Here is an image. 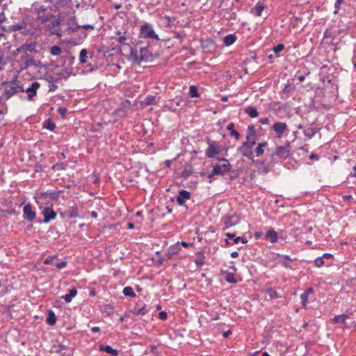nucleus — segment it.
Listing matches in <instances>:
<instances>
[{"label":"nucleus","mask_w":356,"mask_h":356,"mask_svg":"<svg viewBox=\"0 0 356 356\" xmlns=\"http://www.w3.org/2000/svg\"><path fill=\"white\" fill-rule=\"evenodd\" d=\"M227 129L230 131V136H234L236 140L240 139L241 136L239 133L234 129V124L233 122H230L227 124Z\"/></svg>","instance_id":"c9c22d12"},{"label":"nucleus","mask_w":356,"mask_h":356,"mask_svg":"<svg viewBox=\"0 0 356 356\" xmlns=\"http://www.w3.org/2000/svg\"><path fill=\"white\" fill-rule=\"evenodd\" d=\"M265 238L268 239L272 243H275L278 240V234L274 229H270L266 232Z\"/></svg>","instance_id":"2f4dec72"},{"label":"nucleus","mask_w":356,"mask_h":356,"mask_svg":"<svg viewBox=\"0 0 356 356\" xmlns=\"http://www.w3.org/2000/svg\"><path fill=\"white\" fill-rule=\"evenodd\" d=\"M122 292L125 296H128V297H135L136 296V293L134 291V289H132V287H131L129 286L124 287L123 289Z\"/></svg>","instance_id":"de8ad7c7"},{"label":"nucleus","mask_w":356,"mask_h":356,"mask_svg":"<svg viewBox=\"0 0 356 356\" xmlns=\"http://www.w3.org/2000/svg\"><path fill=\"white\" fill-rule=\"evenodd\" d=\"M232 170L230 163H224L222 165L216 164L213 167V175L224 176Z\"/></svg>","instance_id":"9b49d317"},{"label":"nucleus","mask_w":356,"mask_h":356,"mask_svg":"<svg viewBox=\"0 0 356 356\" xmlns=\"http://www.w3.org/2000/svg\"><path fill=\"white\" fill-rule=\"evenodd\" d=\"M24 49L29 51H35L36 48V43L35 42H30V43H26L24 45Z\"/></svg>","instance_id":"6e6d98bb"},{"label":"nucleus","mask_w":356,"mask_h":356,"mask_svg":"<svg viewBox=\"0 0 356 356\" xmlns=\"http://www.w3.org/2000/svg\"><path fill=\"white\" fill-rule=\"evenodd\" d=\"M156 104V97L154 95H147L143 101V104L145 106L155 105Z\"/></svg>","instance_id":"58836bf2"},{"label":"nucleus","mask_w":356,"mask_h":356,"mask_svg":"<svg viewBox=\"0 0 356 356\" xmlns=\"http://www.w3.org/2000/svg\"><path fill=\"white\" fill-rule=\"evenodd\" d=\"M130 108V101L129 99H125L120 103L119 108L113 111V116L115 118V120H118L127 115Z\"/></svg>","instance_id":"0eeeda50"},{"label":"nucleus","mask_w":356,"mask_h":356,"mask_svg":"<svg viewBox=\"0 0 356 356\" xmlns=\"http://www.w3.org/2000/svg\"><path fill=\"white\" fill-rule=\"evenodd\" d=\"M207 143L209 147L205 151L206 156L211 159L216 158L220 152L218 145L216 142L211 140L209 138L207 139Z\"/></svg>","instance_id":"1a4fd4ad"},{"label":"nucleus","mask_w":356,"mask_h":356,"mask_svg":"<svg viewBox=\"0 0 356 356\" xmlns=\"http://www.w3.org/2000/svg\"><path fill=\"white\" fill-rule=\"evenodd\" d=\"M40 83L35 81L33 82L29 87L24 88V91L27 93V99L33 101L34 97L37 95L38 90L40 88Z\"/></svg>","instance_id":"4468645a"},{"label":"nucleus","mask_w":356,"mask_h":356,"mask_svg":"<svg viewBox=\"0 0 356 356\" xmlns=\"http://www.w3.org/2000/svg\"><path fill=\"white\" fill-rule=\"evenodd\" d=\"M42 214L44 216V219L42 220L44 223H49L51 220H54L57 216L56 212L54 211L52 207H45L43 209Z\"/></svg>","instance_id":"f3484780"},{"label":"nucleus","mask_w":356,"mask_h":356,"mask_svg":"<svg viewBox=\"0 0 356 356\" xmlns=\"http://www.w3.org/2000/svg\"><path fill=\"white\" fill-rule=\"evenodd\" d=\"M191 194L186 190H181L179 191L176 197V202L180 206H184L186 201L191 199Z\"/></svg>","instance_id":"6ab92c4d"},{"label":"nucleus","mask_w":356,"mask_h":356,"mask_svg":"<svg viewBox=\"0 0 356 356\" xmlns=\"http://www.w3.org/2000/svg\"><path fill=\"white\" fill-rule=\"evenodd\" d=\"M152 56V45L149 41L145 47H140L139 50L136 47H131L129 60L134 64L139 65L143 61L151 60Z\"/></svg>","instance_id":"7ed1b4c3"},{"label":"nucleus","mask_w":356,"mask_h":356,"mask_svg":"<svg viewBox=\"0 0 356 356\" xmlns=\"http://www.w3.org/2000/svg\"><path fill=\"white\" fill-rule=\"evenodd\" d=\"M267 145H268V143L266 141L259 143L255 149L256 155L257 156L262 155L264 152V148L266 147Z\"/></svg>","instance_id":"79ce46f5"},{"label":"nucleus","mask_w":356,"mask_h":356,"mask_svg":"<svg viewBox=\"0 0 356 356\" xmlns=\"http://www.w3.org/2000/svg\"><path fill=\"white\" fill-rule=\"evenodd\" d=\"M35 200L36 202L39 204L40 209L42 205L50 204V207H52L51 201L50 200L47 191L37 193L35 196Z\"/></svg>","instance_id":"2eb2a0df"},{"label":"nucleus","mask_w":356,"mask_h":356,"mask_svg":"<svg viewBox=\"0 0 356 356\" xmlns=\"http://www.w3.org/2000/svg\"><path fill=\"white\" fill-rule=\"evenodd\" d=\"M63 218H76L79 216L78 207L76 206L70 207L68 210L60 213Z\"/></svg>","instance_id":"4be33fe9"},{"label":"nucleus","mask_w":356,"mask_h":356,"mask_svg":"<svg viewBox=\"0 0 356 356\" xmlns=\"http://www.w3.org/2000/svg\"><path fill=\"white\" fill-rule=\"evenodd\" d=\"M58 113L60 114V117L63 119H65L66 117V113L67 112V109L65 107L60 106L58 110Z\"/></svg>","instance_id":"052dcab7"},{"label":"nucleus","mask_w":356,"mask_h":356,"mask_svg":"<svg viewBox=\"0 0 356 356\" xmlns=\"http://www.w3.org/2000/svg\"><path fill=\"white\" fill-rule=\"evenodd\" d=\"M57 258V255L55 254V255H52V256H50V257H48L47 258H46L44 261V264H46V265H48V264H52L53 263V261Z\"/></svg>","instance_id":"e2e57ef3"},{"label":"nucleus","mask_w":356,"mask_h":356,"mask_svg":"<svg viewBox=\"0 0 356 356\" xmlns=\"http://www.w3.org/2000/svg\"><path fill=\"white\" fill-rule=\"evenodd\" d=\"M291 149L290 142L286 141L284 145L277 146L272 156H277L281 159H286L289 156Z\"/></svg>","instance_id":"6e6552de"},{"label":"nucleus","mask_w":356,"mask_h":356,"mask_svg":"<svg viewBox=\"0 0 356 356\" xmlns=\"http://www.w3.org/2000/svg\"><path fill=\"white\" fill-rule=\"evenodd\" d=\"M121 33H122L120 31H118L117 32V34L119 35V37L116 40L121 44H124V45L128 44L127 41L129 38V33L127 31H124L122 34H121Z\"/></svg>","instance_id":"f704fd0d"},{"label":"nucleus","mask_w":356,"mask_h":356,"mask_svg":"<svg viewBox=\"0 0 356 356\" xmlns=\"http://www.w3.org/2000/svg\"><path fill=\"white\" fill-rule=\"evenodd\" d=\"M79 29H80V25H76L75 26H68L66 29V32L69 35H73L77 32Z\"/></svg>","instance_id":"4d7b16f0"},{"label":"nucleus","mask_w":356,"mask_h":356,"mask_svg":"<svg viewBox=\"0 0 356 356\" xmlns=\"http://www.w3.org/2000/svg\"><path fill=\"white\" fill-rule=\"evenodd\" d=\"M193 173V171L191 168H185L181 172V177L183 178H188L191 174Z\"/></svg>","instance_id":"bf43d9fd"},{"label":"nucleus","mask_w":356,"mask_h":356,"mask_svg":"<svg viewBox=\"0 0 356 356\" xmlns=\"http://www.w3.org/2000/svg\"><path fill=\"white\" fill-rule=\"evenodd\" d=\"M245 139L246 140L245 142L252 146H254L256 144V141L257 140V134L253 125L248 126L247 129Z\"/></svg>","instance_id":"f8f14e48"},{"label":"nucleus","mask_w":356,"mask_h":356,"mask_svg":"<svg viewBox=\"0 0 356 356\" xmlns=\"http://www.w3.org/2000/svg\"><path fill=\"white\" fill-rule=\"evenodd\" d=\"M189 95L191 97H199L200 93L196 86H191L189 88Z\"/></svg>","instance_id":"09e8293b"},{"label":"nucleus","mask_w":356,"mask_h":356,"mask_svg":"<svg viewBox=\"0 0 356 356\" xmlns=\"http://www.w3.org/2000/svg\"><path fill=\"white\" fill-rule=\"evenodd\" d=\"M266 294L268 295L269 298L270 299H273V298H277L280 297V296L277 294V291H275V289H274L273 288H269L266 291Z\"/></svg>","instance_id":"603ef678"},{"label":"nucleus","mask_w":356,"mask_h":356,"mask_svg":"<svg viewBox=\"0 0 356 356\" xmlns=\"http://www.w3.org/2000/svg\"><path fill=\"white\" fill-rule=\"evenodd\" d=\"M161 309V306L155 302L154 303L153 302L149 305H147V304H144L143 305V306H140L139 305H138V311L137 312H149L151 310H154L156 309V311L157 310H160Z\"/></svg>","instance_id":"5701e85b"},{"label":"nucleus","mask_w":356,"mask_h":356,"mask_svg":"<svg viewBox=\"0 0 356 356\" xmlns=\"http://www.w3.org/2000/svg\"><path fill=\"white\" fill-rule=\"evenodd\" d=\"M222 221L225 227L229 228L238 225L240 222V218L236 214H227L223 218Z\"/></svg>","instance_id":"dca6fc26"},{"label":"nucleus","mask_w":356,"mask_h":356,"mask_svg":"<svg viewBox=\"0 0 356 356\" xmlns=\"http://www.w3.org/2000/svg\"><path fill=\"white\" fill-rule=\"evenodd\" d=\"M314 263H315V265L317 266V267H321L323 266V265H326L327 266H332V263H325V260L323 259V258L322 257H317L315 260H314Z\"/></svg>","instance_id":"49530a36"},{"label":"nucleus","mask_w":356,"mask_h":356,"mask_svg":"<svg viewBox=\"0 0 356 356\" xmlns=\"http://www.w3.org/2000/svg\"><path fill=\"white\" fill-rule=\"evenodd\" d=\"M67 164L63 162H58L52 165L51 169L54 170H63L66 168Z\"/></svg>","instance_id":"3c124183"},{"label":"nucleus","mask_w":356,"mask_h":356,"mask_svg":"<svg viewBox=\"0 0 356 356\" xmlns=\"http://www.w3.org/2000/svg\"><path fill=\"white\" fill-rule=\"evenodd\" d=\"M278 256L281 257V259L278 261L280 264H281L285 268H292L293 259L289 255L278 254Z\"/></svg>","instance_id":"a878e982"},{"label":"nucleus","mask_w":356,"mask_h":356,"mask_svg":"<svg viewBox=\"0 0 356 356\" xmlns=\"http://www.w3.org/2000/svg\"><path fill=\"white\" fill-rule=\"evenodd\" d=\"M229 269L232 270V271L221 270V274L225 275L224 280L227 282L229 284H236L237 282V279L235 277L236 268L234 266H229Z\"/></svg>","instance_id":"ddd939ff"},{"label":"nucleus","mask_w":356,"mask_h":356,"mask_svg":"<svg viewBox=\"0 0 356 356\" xmlns=\"http://www.w3.org/2000/svg\"><path fill=\"white\" fill-rule=\"evenodd\" d=\"M77 294V290L75 288H72L69 291V293L63 298L67 302H71L72 298L75 297Z\"/></svg>","instance_id":"a19ab883"},{"label":"nucleus","mask_w":356,"mask_h":356,"mask_svg":"<svg viewBox=\"0 0 356 356\" xmlns=\"http://www.w3.org/2000/svg\"><path fill=\"white\" fill-rule=\"evenodd\" d=\"M32 8L35 15V17H33V22L38 31L40 30L41 25L45 24L55 17L54 15L49 10L48 7L40 3L34 2L32 4Z\"/></svg>","instance_id":"f03ea898"},{"label":"nucleus","mask_w":356,"mask_h":356,"mask_svg":"<svg viewBox=\"0 0 356 356\" xmlns=\"http://www.w3.org/2000/svg\"><path fill=\"white\" fill-rule=\"evenodd\" d=\"M237 39L234 33H230L225 35L223 38V44L225 46H230L233 44Z\"/></svg>","instance_id":"c756f323"},{"label":"nucleus","mask_w":356,"mask_h":356,"mask_svg":"<svg viewBox=\"0 0 356 356\" xmlns=\"http://www.w3.org/2000/svg\"><path fill=\"white\" fill-rule=\"evenodd\" d=\"M168 317V313H159L158 318L162 321H165Z\"/></svg>","instance_id":"774afa93"},{"label":"nucleus","mask_w":356,"mask_h":356,"mask_svg":"<svg viewBox=\"0 0 356 356\" xmlns=\"http://www.w3.org/2000/svg\"><path fill=\"white\" fill-rule=\"evenodd\" d=\"M47 192L51 201H58L63 191H48Z\"/></svg>","instance_id":"e433bc0d"},{"label":"nucleus","mask_w":356,"mask_h":356,"mask_svg":"<svg viewBox=\"0 0 356 356\" xmlns=\"http://www.w3.org/2000/svg\"><path fill=\"white\" fill-rule=\"evenodd\" d=\"M80 29L92 31V30H94L95 27L92 24H85V25H80Z\"/></svg>","instance_id":"69168bd1"},{"label":"nucleus","mask_w":356,"mask_h":356,"mask_svg":"<svg viewBox=\"0 0 356 356\" xmlns=\"http://www.w3.org/2000/svg\"><path fill=\"white\" fill-rule=\"evenodd\" d=\"M333 77L334 76H332V74L329 76H323L321 77V81L323 82L325 88H327L328 85L331 84Z\"/></svg>","instance_id":"8fccbe9b"},{"label":"nucleus","mask_w":356,"mask_h":356,"mask_svg":"<svg viewBox=\"0 0 356 356\" xmlns=\"http://www.w3.org/2000/svg\"><path fill=\"white\" fill-rule=\"evenodd\" d=\"M272 129L276 133L277 137L280 138L287 129V124L285 122H277L273 124Z\"/></svg>","instance_id":"412c9836"},{"label":"nucleus","mask_w":356,"mask_h":356,"mask_svg":"<svg viewBox=\"0 0 356 356\" xmlns=\"http://www.w3.org/2000/svg\"><path fill=\"white\" fill-rule=\"evenodd\" d=\"M316 132L317 128L312 125L304 127L303 133L305 136L309 138H312L316 134Z\"/></svg>","instance_id":"7c9ffc66"},{"label":"nucleus","mask_w":356,"mask_h":356,"mask_svg":"<svg viewBox=\"0 0 356 356\" xmlns=\"http://www.w3.org/2000/svg\"><path fill=\"white\" fill-rule=\"evenodd\" d=\"M284 49L283 44H278L273 48V51L275 54H279Z\"/></svg>","instance_id":"13d9d810"},{"label":"nucleus","mask_w":356,"mask_h":356,"mask_svg":"<svg viewBox=\"0 0 356 356\" xmlns=\"http://www.w3.org/2000/svg\"><path fill=\"white\" fill-rule=\"evenodd\" d=\"M334 32L332 29H326L324 33V38L323 40L326 43H332Z\"/></svg>","instance_id":"ea45409f"},{"label":"nucleus","mask_w":356,"mask_h":356,"mask_svg":"<svg viewBox=\"0 0 356 356\" xmlns=\"http://www.w3.org/2000/svg\"><path fill=\"white\" fill-rule=\"evenodd\" d=\"M139 36L141 38L156 40L159 42L160 38L156 33L154 26L152 24L145 22L140 26Z\"/></svg>","instance_id":"39448f33"},{"label":"nucleus","mask_w":356,"mask_h":356,"mask_svg":"<svg viewBox=\"0 0 356 356\" xmlns=\"http://www.w3.org/2000/svg\"><path fill=\"white\" fill-rule=\"evenodd\" d=\"M99 350L106 352L112 356H118L119 354V352L117 349L113 348L109 345H100Z\"/></svg>","instance_id":"cd10ccee"},{"label":"nucleus","mask_w":356,"mask_h":356,"mask_svg":"<svg viewBox=\"0 0 356 356\" xmlns=\"http://www.w3.org/2000/svg\"><path fill=\"white\" fill-rule=\"evenodd\" d=\"M50 1L53 3L55 8L58 10L67 7L72 2V0H51Z\"/></svg>","instance_id":"c85d7f7f"},{"label":"nucleus","mask_w":356,"mask_h":356,"mask_svg":"<svg viewBox=\"0 0 356 356\" xmlns=\"http://www.w3.org/2000/svg\"><path fill=\"white\" fill-rule=\"evenodd\" d=\"M237 151L242 154L243 156L254 161V152L253 146L248 143L243 142L240 147H238Z\"/></svg>","instance_id":"9d476101"},{"label":"nucleus","mask_w":356,"mask_h":356,"mask_svg":"<svg viewBox=\"0 0 356 356\" xmlns=\"http://www.w3.org/2000/svg\"><path fill=\"white\" fill-rule=\"evenodd\" d=\"M181 250L179 242L170 246L164 253L165 259H170L175 254Z\"/></svg>","instance_id":"aec40b11"},{"label":"nucleus","mask_w":356,"mask_h":356,"mask_svg":"<svg viewBox=\"0 0 356 356\" xmlns=\"http://www.w3.org/2000/svg\"><path fill=\"white\" fill-rule=\"evenodd\" d=\"M265 8H266V6L264 4L263 2H261V1L257 2V3L255 5L254 8H253V10L255 12L254 15L257 17H260L261 15L262 11L264 10Z\"/></svg>","instance_id":"4c0bfd02"},{"label":"nucleus","mask_w":356,"mask_h":356,"mask_svg":"<svg viewBox=\"0 0 356 356\" xmlns=\"http://www.w3.org/2000/svg\"><path fill=\"white\" fill-rule=\"evenodd\" d=\"M35 212L33 211V208L31 204H28L23 208V218L24 220L32 222L35 219Z\"/></svg>","instance_id":"a211bd4d"},{"label":"nucleus","mask_w":356,"mask_h":356,"mask_svg":"<svg viewBox=\"0 0 356 356\" xmlns=\"http://www.w3.org/2000/svg\"><path fill=\"white\" fill-rule=\"evenodd\" d=\"M173 34H174V36H173L174 38H177V39H179L181 40H182L184 37L183 35H181V33H179L178 32H176V31L174 32Z\"/></svg>","instance_id":"338daca9"},{"label":"nucleus","mask_w":356,"mask_h":356,"mask_svg":"<svg viewBox=\"0 0 356 356\" xmlns=\"http://www.w3.org/2000/svg\"><path fill=\"white\" fill-rule=\"evenodd\" d=\"M245 113L248 114L251 118H257L259 115V112L257 108L251 106L245 108Z\"/></svg>","instance_id":"c03bdc74"},{"label":"nucleus","mask_w":356,"mask_h":356,"mask_svg":"<svg viewBox=\"0 0 356 356\" xmlns=\"http://www.w3.org/2000/svg\"><path fill=\"white\" fill-rule=\"evenodd\" d=\"M78 38H72L68 40V43L72 45H78L83 42V40L87 38L88 34L85 31H81L78 33Z\"/></svg>","instance_id":"b1692460"},{"label":"nucleus","mask_w":356,"mask_h":356,"mask_svg":"<svg viewBox=\"0 0 356 356\" xmlns=\"http://www.w3.org/2000/svg\"><path fill=\"white\" fill-rule=\"evenodd\" d=\"M57 317L55 313H49V316L46 319V323L49 325H54L56 323Z\"/></svg>","instance_id":"a18cd8bd"},{"label":"nucleus","mask_w":356,"mask_h":356,"mask_svg":"<svg viewBox=\"0 0 356 356\" xmlns=\"http://www.w3.org/2000/svg\"><path fill=\"white\" fill-rule=\"evenodd\" d=\"M88 56V51L86 49L81 50L79 53V60L81 63H85L86 62V58Z\"/></svg>","instance_id":"5fc2aeb1"},{"label":"nucleus","mask_w":356,"mask_h":356,"mask_svg":"<svg viewBox=\"0 0 356 356\" xmlns=\"http://www.w3.org/2000/svg\"><path fill=\"white\" fill-rule=\"evenodd\" d=\"M67 263L66 261H63L61 262L57 263L55 264L57 268L62 269L67 266Z\"/></svg>","instance_id":"0e129e2a"},{"label":"nucleus","mask_w":356,"mask_h":356,"mask_svg":"<svg viewBox=\"0 0 356 356\" xmlns=\"http://www.w3.org/2000/svg\"><path fill=\"white\" fill-rule=\"evenodd\" d=\"M71 75V72L67 69L65 68L61 70L60 72L56 74V76H55L58 81L61 80H67Z\"/></svg>","instance_id":"473e14b6"},{"label":"nucleus","mask_w":356,"mask_h":356,"mask_svg":"<svg viewBox=\"0 0 356 356\" xmlns=\"http://www.w3.org/2000/svg\"><path fill=\"white\" fill-rule=\"evenodd\" d=\"M62 22L61 15L58 14L55 17L51 19L50 22H48L44 25V28L47 31H48L51 35H56L58 38L62 36L61 31L59 28Z\"/></svg>","instance_id":"423d86ee"},{"label":"nucleus","mask_w":356,"mask_h":356,"mask_svg":"<svg viewBox=\"0 0 356 356\" xmlns=\"http://www.w3.org/2000/svg\"><path fill=\"white\" fill-rule=\"evenodd\" d=\"M194 262L198 267H202L205 264V257L202 252H198L196 254V258Z\"/></svg>","instance_id":"72a5a7b5"},{"label":"nucleus","mask_w":356,"mask_h":356,"mask_svg":"<svg viewBox=\"0 0 356 356\" xmlns=\"http://www.w3.org/2000/svg\"><path fill=\"white\" fill-rule=\"evenodd\" d=\"M33 17L30 15H24L21 20L17 22H13L8 26L10 31H20L22 34L34 35L38 31L36 26L34 25Z\"/></svg>","instance_id":"f257e3e1"},{"label":"nucleus","mask_w":356,"mask_h":356,"mask_svg":"<svg viewBox=\"0 0 356 356\" xmlns=\"http://www.w3.org/2000/svg\"><path fill=\"white\" fill-rule=\"evenodd\" d=\"M2 86L3 87V93L1 98L5 101L8 100L19 92L24 91L23 84L16 78L12 81L2 83Z\"/></svg>","instance_id":"20e7f679"},{"label":"nucleus","mask_w":356,"mask_h":356,"mask_svg":"<svg viewBox=\"0 0 356 356\" xmlns=\"http://www.w3.org/2000/svg\"><path fill=\"white\" fill-rule=\"evenodd\" d=\"M46 80L49 83V92H54L58 89V86L56 83L58 82V81L55 76L52 75L48 76Z\"/></svg>","instance_id":"bb28decb"},{"label":"nucleus","mask_w":356,"mask_h":356,"mask_svg":"<svg viewBox=\"0 0 356 356\" xmlns=\"http://www.w3.org/2000/svg\"><path fill=\"white\" fill-rule=\"evenodd\" d=\"M308 296H309L305 292H303L300 296V299L302 300V305L303 307H305V305L308 302Z\"/></svg>","instance_id":"680f3d73"},{"label":"nucleus","mask_w":356,"mask_h":356,"mask_svg":"<svg viewBox=\"0 0 356 356\" xmlns=\"http://www.w3.org/2000/svg\"><path fill=\"white\" fill-rule=\"evenodd\" d=\"M43 128L53 131L56 129V124L49 118L43 122Z\"/></svg>","instance_id":"37998d69"},{"label":"nucleus","mask_w":356,"mask_h":356,"mask_svg":"<svg viewBox=\"0 0 356 356\" xmlns=\"http://www.w3.org/2000/svg\"><path fill=\"white\" fill-rule=\"evenodd\" d=\"M61 51V48L58 45L52 46L50 49V53L53 56H59Z\"/></svg>","instance_id":"864d4df0"},{"label":"nucleus","mask_w":356,"mask_h":356,"mask_svg":"<svg viewBox=\"0 0 356 356\" xmlns=\"http://www.w3.org/2000/svg\"><path fill=\"white\" fill-rule=\"evenodd\" d=\"M225 236H227V238L233 240V244H237L239 242H241L243 243H248V239L244 236H236L234 233H229V232L226 233Z\"/></svg>","instance_id":"393cba45"}]
</instances>
